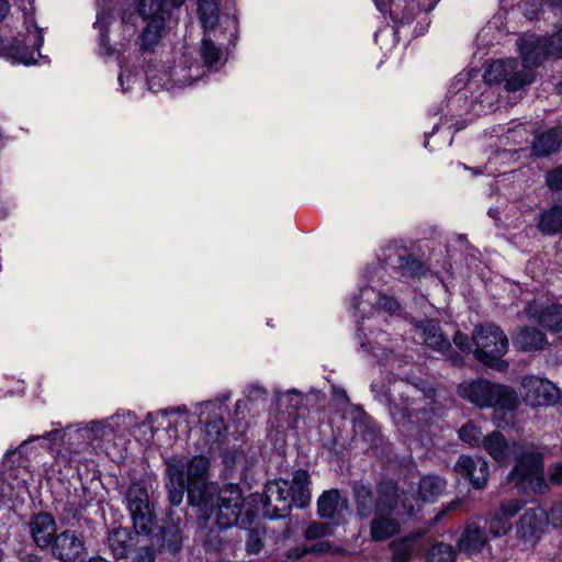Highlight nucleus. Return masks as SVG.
Instances as JSON below:
<instances>
[{
    "instance_id": "obj_1",
    "label": "nucleus",
    "mask_w": 562,
    "mask_h": 562,
    "mask_svg": "<svg viewBox=\"0 0 562 562\" xmlns=\"http://www.w3.org/2000/svg\"><path fill=\"white\" fill-rule=\"evenodd\" d=\"M187 414V406L178 405L148 413L140 423L134 412L126 411L92 420L85 427L67 426L61 429V453L69 457H167L166 449L178 438V419Z\"/></svg>"
},
{
    "instance_id": "obj_2",
    "label": "nucleus",
    "mask_w": 562,
    "mask_h": 562,
    "mask_svg": "<svg viewBox=\"0 0 562 562\" xmlns=\"http://www.w3.org/2000/svg\"><path fill=\"white\" fill-rule=\"evenodd\" d=\"M229 398V394H225L199 404L201 427L194 442L195 453L191 457H246L239 451L244 442L239 422L244 419L247 402L236 401L232 415L227 405Z\"/></svg>"
},
{
    "instance_id": "obj_3",
    "label": "nucleus",
    "mask_w": 562,
    "mask_h": 562,
    "mask_svg": "<svg viewBox=\"0 0 562 562\" xmlns=\"http://www.w3.org/2000/svg\"><path fill=\"white\" fill-rule=\"evenodd\" d=\"M216 487L204 485V491L195 496V488L188 487L189 501L203 512L209 509L215 516V524L220 530L227 529L238 524L240 506L243 504L241 493L238 485L229 484L224 486L215 497Z\"/></svg>"
},
{
    "instance_id": "obj_4",
    "label": "nucleus",
    "mask_w": 562,
    "mask_h": 562,
    "mask_svg": "<svg viewBox=\"0 0 562 562\" xmlns=\"http://www.w3.org/2000/svg\"><path fill=\"white\" fill-rule=\"evenodd\" d=\"M474 345L473 357L483 367L504 373L509 363L504 356L509 348V341L504 330L494 323L479 324L472 333Z\"/></svg>"
},
{
    "instance_id": "obj_5",
    "label": "nucleus",
    "mask_w": 562,
    "mask_h": 562,
    "mask_svg": "<svg viewBox=\"0 0 562 562\" xmlns=\"http://www.w3.org/2000/svg\"><path fill=\"white\" fill-rule=\"evenodd\" d=\"M352 416L353 442L366 457H391L392 443L382 432L380 425L361 406Z\"/></svg>"
},
{
    "instance_id": "obj_6",
    "label": "nucleus",
    "mask_w": 562,
    "mask_h": 562,
    "mask_svg": "<svg viewBox=\"0 0 562 562\" xmlns=\"http://www.w3.org/2000/svg\"><path fill=\"white\" fill-rule=\"evenodd\" d=\"M485 409H492V422L497 428L510 427L520 406V397L514 386L493 382Z\"/></svg>"
},
{
    "instance_id": "obj_7",
    "label": "nucleus",
    "mask_w": 562,
    "mask_h": 562,
    "mask_svg": "<svg viewBox=\"0 0 562 562\" xmlns=\"http://www.w3.org/2000/svg\"><path fill=\"white\" fill-rule=\"evenodd\" d=\"M508 481L525 494H541L548 490L542 459H516Z\"/></svg>"
},
{
    "instance_id": "obj_8",
    "label": "nucleus",
    "mask_w": 562,
    "mask_h": 562,
    "mask_svg": "<svg viewBox=\"0 0 562 562\" xmlns=\"http://www.w3.org/2000/svg\"><path fill=\"white\" fill-rule=\"evenodd\" d=\"M63 438L61 429H53L43 435L30 436L18 447L8 448L2 457H40L50 454L52 457H66L61 453Z\"/></svg>"
},
{
    "instance_id": "obj_9",
    "label": "nucleus",
    "mask_w": 562,
    "mask_h": 562,
    "mask_svg": "<svg viewBox=\"0 0 562 562\" xmlns=\"http://www.w3.org/2000/svg\"><path fill=\"white\" fill-rule=\"evenodd\" d=\"M43 43L44 37L40 31L32 38L27 34L22 38L12 37L10 41L0 36V57L10 59L12 64L35 65L34 54H40Z\"/></svg>"
},
{
    "instance_id": "obj_10",
    "label": "nucleus",
    "mask_w": 562,
    "mask_h": 562,
    "mask_svg": "<svg viewBox=\"0 0 562 562\" xmlns=\"http://www.w3.org/2000/svg\"><path fill=\"white\" fill-rule=\"evenodd\" d=\"M524 401L532 408L554 406L561 397V390L550 380L526 375L521 381Z\"/></svg>"
},
{
    "instance_id": "obj_11",
    "label": "nucleus",
    "mask_w": 562,
    "mask_h": 562,
    "mask_svg": "<svg viewBox=\"0 0 562 562\" xmlns=\"http://www.w3.org/2000/svg\"><path fill=\"white\" fill-rule=\"evenodd\" d=\"M126 501L135 531L143 535L150 533L153 528V515L149 508V498L146 487L139 483H133L127 490Z\"/></svg>"
},
{
    "instance_id": "obj_12",
    "label": "nucleus",
    "mask_w": 562,
    "mask_h": 562,
    "mask_svg": "<svg viewBox=\"0 0 562 562\" xmlns=\"http://www.w3.org/2000/svg\"><path fill=\"white\" fill-rule=\"evenodd\" d=\"M263 513L270 519L285 517L293 506L290 483L285 480H273L265 487Z\"/></svg>"
},
{
    "instance_id": "obj_13",
    "label": "nucleus",
    "mask_w": 562,
    "mask_h": 562,
    "mask_svg": "<svg viewBox=\"0 0 562 562\" xmlns=\"http://www.w3.org/2000/svg\"><path fill=\"white\" fill-rule=\"evenodd\" d=\"M481 447L490 457H544L542 452L530 450L524 441L507 440L499 430L484 436Z\"/></svg>"
},
{
    "instance_id": "obj_14",
    "label": "nucleus",
    "mask_w": 562,
    "mask_h": 562,
    "mask_svg": "<svg viewBox=\"0 0 562 562\" xmlns=\"http://www.w3.org/2000/svg\"><path fill=\"white\" fill-rule=\"evenodd\" d=\"M517 44L522 66L526 69H536L544 60L552 57V50H550L551 42L542 35L536 33L527 34L519 37Z\"/></svg>"
},
{
    "instance_id": "obj_15",
    "label": "nucleus",
    "mask_w": 562,
    "mask_h": 562,
    "mask_svg": "<svg viewBox=\"0 0 562 562\" xmlns=\"http://www.w3.org/2000/svg\"><path fill=\"white\" fill-rule=\"evenodd\" d=\"M304 396L302 392L290 390L279 393L276 396V427L278 431L293 429L300 418V409L303 405Z\"/></svg>"
},
{
    "instance_id": "obj_16",
    "label": "nucleus",
    "mask_w": 562,
    "mask_h": 562,
    "mask_svg": "<svg viewBox=\"0 0 562 562\" xmlns=\"http://www.w3.org/2000/svg\"><path fill=\"white\" fill-rule=\"evenodd\" d=\"M49 549L56 559L64 562H79L86 554L85 539L74 530L58 533Z\"/></svg>"
},
{
    "instance_id": "obj_17",
    "label": "nucleus",
    "mask_w": 562,
    "mask_h": 562,
    "mask_svg": "<svg viewBox=\"0 0 562 562\" xmlns=\"http://www.w3.org/2000/svg\"><path fill=\"white\" fill-rule=\"evenodd\" d=\"M381 13L389 12L390 19L394 24L395 31L400 26L411 24L420 13V7L417 0H372Z\"/></svg>"
},
{
    "instance_id": "obj_18",
    "label": "nucleus",
    "mask_w": 562,
    "mask_h": 562,
    "mask_svg": "<svg viewBox=\"0 0 562 562\" xmlns=\"http://www.w3.org/2000/svg\"><path fill=\"white\" fill-rule=\"evenodd\" d=\"M493 382L483 376L470 378L461 381L457 387V395L477 409H485Z\"/></svg>"
},
{
    "instance_id": "obj_19",
    "label": "nucleus",
    "mask_w": 562,
    "mask_h": 562,
    "mask_svg": "<svg viewBox=\"0 0 562 562\" xmlns=\"http://www.w3.org/2000/svg\"><path fill=\"white\" fill-rule=\"evenodd\" d=\"M386 263L404 279L415 280L426 276L428 267L425 261L414 254L404 249L403 254H390L386 257Z\"/></svg>"
},
{
    "instance_id": "obj_20",
    "label": "nucleus",
    "mask_w": 562,
    "mask_h": 562,
    "mask_svg": "<svg viewBox=\"0 0 562 562\" xmlns=\"http://www.w3.org/2000/svg\"><path fill=\"white\" fill-rule=\"evenodd\" d=\"M27 528L33 542L41 550L49 549L57 536L56 521L49 514L34 515L30 519Z\"/></svg>"
},
{
    "instance_id": "obj_21",
    "label": "nucleus",
    "mask_w": 562,
    "mask_h": 562,
    "mask_svg": "<svg viewBox=\"0 0 562 562\" xmlns=\"http://www.w3.org/2000/svg\"><path fill=\"white\" fill-rule=\"evenodd\" d=\"M412 405L413 402H409L407 398L401 402L389 398V412L393 422L398 427H402L408 435H413L419 430L416 422L420 419V414H426V411L416 409Z\"/></svg>"
},
{
    "instance_id": "obj_22",
    "label": "nucleus",
    "mask_w": 562,
    "mask_h": 562,
    "mask_svg": "<svg viewBox=\"0 0 562 562\" xmlns=\"http://www.w3.org/2000/svg\"><path fill=\"white\" fill-rule=\"evenodd\" d=\"M550 513L543 508H530L519 519L517 532L520 538L527 541L537 540L548 525Z\"/></svg>"
},
{
    "instance_id": "obj_23",
    "label": "nucleus",
    "mask_w": 562,
    "mask_h": 562,
    "mask_svg": "<svg viewBox=\"0 0 562 562\" xmlns=\"http://www.w3.org/2000/svg\"><path fill=\"white\" fill-rule=\"evenodd\" d=\"M454 471L468 479L474 488L485 486L490 476L488 464L485 459H459Z\"/></svg>"
},
{
    "instance_id": "obj_24",
    "label": "nucleus",
    "mask_w": 562,
    "mask_h": 562,
    "mask_svg": "<svg viewBox=\"0 0 562 562\" xmlns=\"http://www.w3.org/2000/svg\"><path fill=\"white\" fill-rule=\"evenodd\" d=\"M513 345L520 352H537L546 348L548 338L537 327L521 326L513 337Z\"/></svg>"
},
{
    "instance_id": "obj_25",
    "label": "nucleus",
    "mask_w": 562,
    "mask_h": 562,
    "mask_svg": "<svg viewBox=\"0 0 562 562\" xmlns=\"http://www.w3.org/2000/svg\"><path fill=\"white\" fill-rule=\"evenodd\" d=\"M180 459H170L167 463L168 480L166 487L168 490V497L173 506H178L183 497L186 490L184 473L179 468Z\"/></svg>"
},
{
    "instance_id": "obj_26",
    "label": "nucleus",
    "mask_w": 562,
    "mask_h": 562,
    "mask_svg": "<svg viewBox=\"0 0 562 562\" xmlns=\"http://www.w3.org/2000/svg\"><path fill=\"white\" fill-rule=\"evenodd\" d=\"M530 316L546 330L558 334L562 331V305L551 304L530 313Z\"/></svg>"
},
{
    "instance_id": "obj_27",
    "label": "nucleus",
    "mask_w": 562,
    "mask_h": 562,
    "mask_svg": "<svg viewBox=\"0 0 562 562\" xmlns=\"http://www.w3.org/2000/svg\"><path fill=\"white\" fill-rule=\"evenodd\" d=\"M348 508V502L337 490L324 492L317 502V512L322 518H335Z\"/></svg>"
},
{
    "instance_id": "obj_28",
    "label": "nucleus",
    "mask_w": 562,
    "mask_h": 562,
    "mask_svg": "<svg viewBox=\"0 0 562 562\" xmlns=\"http://www.w3.org/2000/svg\"><path fill=\"white\" fill-rule=\"evenodd\" d=\"M562 144V137L555 128H550L537 135L531 145L535 157L544 158L558 151Z\"/></svg>"
},
{
    "instance_id": "obj_29",
    "label": "nucleus",
    "mask_w": 562,
    "mask_h": 562,
    "mask_svg": "<svg viewBox=\"0 0 562 562\" xmlns=\"http://www.w3.org/2000/svg\"><path fill=\"white\" fill-rule=\"evenodd\" d=\"M487 544L485 529L476 524L469 525L458 541L460 551L472 553L481 551Z\"/></svg>"
},
{
    "instance_id": "obj_30",
    "label": "nucleus",
    "mask_w": 562,
    "mask_h": 562,
    "mask_svg": "<svg viewBox=\"0 0 562 562\" xmlns=\"http://www.w3.org/2000/svg\"><path fill=\"white\" fill-rule=\"evenodd\" d=\"M290 488L293 506L304 508L310 504L311 491L307 471L301 469L295 471L293 474L292 483L290 484Z\"/></svg>"
},
{
    "instance_id": "obj_31",
    "label": "nucleus",
    "mask_w": 562,
    "mask_h": 562,
    "mask_svg": "<svg viewBox=\"0 0 562 562\" xmlns=\"http://www.w3.org/2000/svg\"><path fill=\"white\" fill-rule=\"evenodd\" d=\"M186 0H139L137 11L143 19L166 18L169 14L170 4L172 8H179Z\"/></svg>"
},
{
    "instance_id": "obj_32",
    "label": "nucleus",
    "mask_w": 562,
    "mask_h": 562,
    "mask_svg": "<svg viewBox=\"0 0 562 562\" xmlns=\"http://www.w3.org/2000/svg\"><path fill=\"white\" fill-rule=\"evenodd\" d=\"M353 496L360 516L369 517L373 512L378 513V494L374 495L369 485L361 482L356 483Z\"/></svg>"
},
{
    "instance_id": "obj_33",
    "label": "nucleus",
    "mask_w": 562,
    "mask_h": 562,
    "mask_svg": "<svg viewBox=\"0 0 562 562\" xmlns=\"http://www.w3.org/2000/svg\"><path fill=\"white\" fill-rule=\"evenodd\" d=\"M538 229L544 235H555L562 233V205L553 204L544 210L537 224Z\"/></svg>"
},
{
    "instance_id": "obj_34",
    "label": "nucleus",
    "mask_w": 562,
    "mask_h": 562,
    "mask_svg": "<svg viewBox=\"0 0 562 562\" xmlns=\"http://www.w3.org/2000/svg\"><path fill=\"white\" fill-rule=\"evenodd\" d=\"M447 483L438 475H426L419 481L418 496L423 502L434 503L440 497Z\"/></svg>"
},
{
    "instance_id": "obj_35",
    "label": "nucleus",
    "mask_w": 562,
    "mask_h": 562,
    "mask_svg": "<svg viewBox=\"0 0 562 562\" xmlns=\"http://www.w3.org/2000/svg\"><path fill=\"white\" fill-rule=\"evenodd\" d=\"M376 494L378 514L391 513L395 508L398 498L396 484L392 480L381 482Z\"/></svg>"
},
{
    "instance_id": "obj_36",
    "label": "nucleus",
    "mask_w": 562,
    "mask_h": 562,
    "mask_svg": "<svg viewBox=\"0 0 562 562\" xmlns=\"http://www.w3.org/2000/svg\"><path fill=\"white\" fill-rule=\"evenodd\" d=\"M198 16L204 31H214L220 23V9L215 0H199Z\"/></svg>"
},
{
    "instance_id": "obj_37",
    "label": "nucleus",
    "mask_w": 562,
    "mask_h": 562,
    "mask_svg": "<svg viewBox=\"0 0 562 562\" xmlns=\"http://www.w3.org/2000/svg\"><path fill=\"white\" fill-rule=\"evenodd\" d=\"M398 529L400 526L395 519L381 516L372 520L370 532L374 541H383L397 533Z\"/></svg>"
},
{
    "instance_id": "obj_38",
    "label": "nucleus",
    "mask_w": 562,
    "mask_h": 562,
    "mask_svg": "<svg viewBox=\"0 0 562 562\" xmlns=\"http://www.w3.org/2000/svg\"><path fill=\"white\" fill-rule=\"evenodd\" d=\"M108 547L115 559L125 558L130 548V533L124 528H117L108 536Z\"/></svg>"
},
{
    "instance_id": "obj_39",
    "label": "nucleus",
    "mask_w": 562,
    "mask_h": 562,
    "mask_svg": "<svg viewBox=\"0 0 562 562\" xmlns=\"http://www.w3.org/2000/svg\"><path fill=\"white\" fill-rule=\"evenodd\" d=\"M533 69H522L506 76L505 89L508 92H517L531 85L535 80Z\"/></svg>"
},
{
    "instance_id": "obj_40",
    "label": "nucleus",
    "mask_w": 562,
    "mask_h": 562,
    "mask_svg": "<svg viewBox=\"0 0 562 562\" xmlns=\"http://www.w3.org/2000/svg\"><path fill=\"white\" fill-rule=\"evenodd\" d=\"M93 26L99 30V48L101 55L112 57L116 54V48L110 43V27L108 21L98 15Z\"/></svg>"
},
{
    "instance_id": "obj_41",
    "label": "nucleus",
    "mask_w": 562,
    "mask_h": 562,
    "mask_svg": "<svg viewBox=\"0 0 562 562\" xmlns=\"http://www.w3.org/2000/svg\"><path fill=\"white\" fill-rule=\"evenodd\" d=\"M459 438L471 447H481L482 445V429L473 420H468L459 429Z\"/></svg>"
},
{
    "instance_id": "obj_42",
    "label": "nucleus",
    "mask_w": 562,
    "mask_h": 562,
    "mask_svg": "<svg viewBox=\"0 0 562 562\" xmlns=\"http://www.w3.org/2000/svg\"><path fill=\"white\" fill-rule=\"evenodd\" d=\"M200 55L204 65L213 69L218 64L222 52L211 38H203Z\"/></svg>"
},
{
    "instance_id": "obj_43",
    "label": "nucleus",
    "mask_w": 562,
    "mask_h": 562,
    "mask_svg": "<svg viewBox=\"0 0 562 562\" xmlns=\"http://www.w3.org/2000/svg\"><path fill=\"white\" fill-rule=\"evenodd\" d=\"M162 548L176 553L181 549L182 536L181 531L176 526H169L161 531Z\"/></svg>"
},
{
    "instance_id": "obj_44",
    "label": "nucleus",
    "mask_w": 562,
    "mask_h": 562,
    "mask_svg": "<svg viewBox=\"0 0 562 562\" xmlns=\"http://www.w3.org/2000/svg\"><path fill=\"white\" fill-rule=\"evenodd\" d=\"M427 560L428 562H454L456 551L451 544L437 543L430 549Z\"/></svg>"
},
{
    "instance_id": "obj_45",
    "label": "nucleus",
    "mask_w": 562,
    "mask_h": 562,
    "mask_svg": "<svg viewBox=\"0 0 562 562\" xmlns=\"http://www.w3.org/2000/svg\"><path fill=\"white\" fill-rule=\"evenodd\" d=\"M506 68L503 61L497 60L491 64L484 71L483 78L485 83L499 85L506 80Z\"/></svg>"
},
{
    "instance_id": "obj_46",
    "label": "nucleus",
    "mask_w": 562,
    "mask_h": 562,
    "mask_svg": "<svg viewBox=\"0 0 562 562\" xmlns=\"http://www.w3.org/2000/svg\"><path fill=\"white\" fill-rule=\"evenodd\" d=\"M488 529L494 537H502L512 529V524L508 518L497 512L490 518Z\"/></svg>"
},
{
    "instance_id": "obj_47",
    "label": "nucleus",
    "mask_w": 562,
    "mask_h": 562,
    "mask_svg": "<svg viewBox=\"0 0 562 562\" xmlns=\"http://www.w3.org/2000/svg\"><path fill=\"white\" fill-rule=\"evenodd\" d=\"M470 81L465 75L459 74L454 77V80L451 82L448 94L451 99L452 97H459V100L467 99L468 93L470 92Z\"/></svg>"
},
{
    "instance_id": "obj_48",
    "label": "nucleus",
    "mask_w": 562,
    "mask_h": 562,
    "mask_svg": "<svg viewBox=\"0 0 562 562\" xmlns=\"http://www.w3.org/2000/svg\"><path fill=\"white\" fill-rule=\"evenodd\" d=\"M544 183L551 192L562 191V164L546 172Z\"/></svg>"
},
{
    "instance_id": "obj_49",
    "label": "nucleus",
    "mask_w": 562,
    "mask_h": 562,
    "mask_svg": "<svg viewBox=\"0 0 562 562\" xmlns=\"http://www.w3.org/2000/svg\"><path fill=\"white\" fill-rule=\"evenodd\" d=\"M263 532L259 528L247 530L246 550L249 554H257L263 547Z\"/></svg>"
},
{
    "instance_id": "obj_50",
    "label": "nucleus",
    "mask_w": 562,
    "mask_h": 562,
    "mask_svg": "<svg viewBox=\"0 0 562 562\" xmlns=\"http://www.w3.org/2000/svg\"><path fill=\"white\" fill-rule=\"evenodd\" d=\"M331 532V525L327 522H312L305 530V537L308 540H314L330 535Z\"/></svg>"
},
{
    "instance_id": "obj_51",
    "label": "nucleus",
    "mask_w": 562,
    "mask_h": 562,
    "mask_svg": "<svg viewBox=\"0 0 562 562\" xmlns=\"http://www.w3.org/2000/svg\"><path fill=\"white\" fill-rule=\"evenodd\" d=\"M160 37L161 36L157 35V33L148 31V29L145 27L142 34L139 35L140 50L143 53H153Z\"/></svg>"
},
{
    "instance_id": "obj_52",
    "label": "nucleus",
    "mask_w": 562,
    "mask_h": 562,
    "mask_svg": "<svg viewBox=\"0 0 562 562\" xmlns=\"http://www.w3.org/2000/svg\"><path fill=\"white\" fill-rule=\"evenodd\" d=\"M525 504V501L517 498L505 501L501 504L498 512L510 520L512 517L524 508Z\"/></svg>"
},
{
    "instance_id": "obj_53",
    "label": "nucleus",
    "mask_w": 562,
    "mask_h": 562,
    "mask_svg": "<svg viewBox=\"0 0 562 562\" xmlns=\"http://www.w3.org/2000/svg\"><path fill=\"white\" fill-rule=\"evenodd\" d=\"M378 305L381 310L389 312L391 314H395L400 311L401 305L398 301L391 295L380 294L378 297Z\"/></svg>"
},
{
    "instance_id": "obj_54",
    "label": "nucleus",
    "mask_w": 562,
    "mask_h": 562,
    "mask_svg": "<svg viewBox=\"0 0 562 562\" xmlns=\"http://www.w3.org/2000/svg\"><path fill=\"white\" fill-rule=\"evenodd\" d=\"M452 340H453V344L456 345V347L458 349H460L462 352H464V353L473 352L472 347L474 345H473L472 337L470 338L467 334L458 330L453 335Z\"/></svg>"
},
{
    "instance_id": "obj_55",
    "label": "nucleus",
    "mask_w": 562,
    "mask_h": 562,
    "mask_svg": "<svg viewBox=\"0 0 562 562\" xmlns=\"http://www.w3.org/2000/svg\"><path fill=\"white\" fill-rule=\"evenodd\" d=\"M199 460V464L196 465L199 468V471H200V477L196 482H189L187 488L191 485L195 488V496L199 494V492H203L204 491V485H206L203 481V476L205 474V471H206V468H207V462H206V459H193V461H191V465L190 468L194 464V461ZM188 481H190L188 479Z\"/></svg>"
},
{
    "instance_id": "obj_56",
    "label": "nucleus",
    "mask_w": 562,
    "mask_h": 562,
    "mask_svg": "<svg viewBox=\"0 0 562 562\" xmlns=\"http://www.w3.org/2000/svg\"><path fill=\"white\" fill-rule=\"evenodd\" d=\"M155 560H156L155 550L149 546H145V547H140L136 551V553L133 557L131 562H155Z\"/></svg>"
},
{
    "instance_id": "obj_57",
    "label": "nucleus",
    "mask_w": 562,
    "mask_h": 562,
    "mask_svg": "<svg viewBox=\"0 0 562 562\" xmlns=\"http://www.w3.org/2000/svg\"><path fill=\"white\" fill-rule=\"evenodd\" d=\"M548 41L551 42L550 50H552V57H562V30L548 37Z\"/></svg>"
},
{
    "instance_id": "obj_58",
    "label": "nucleus",
    "mask_w": 562,
    "mask_h": 562,
    "mask_svg": "<svg viewBox=\"0 0 562 562\" xmlns=\"http://www.w3.org/2000/svg\"><path fill=\"white\" fill-rule=\"evenodd\" d=\"M548 480L552 484L562 483V461H557L549 468Z\"/></svg>"
},
{
    "instance_id": "obj_59",
    "label": "nucleus",
    "mask_w": 562,
    "mask_h": 562,
    "mask_svg": "<svg viewBox=\"0 0 562 562\" xmlns=\"http://www.w3.org/2000/svg\"><path fill=\"white\" fill-rule=\"evenodd\" d=\"M145 20L147 21L146 27L148 29V31L157 33V35L161 36V32L165 27L166 18L158 16V18H149V19H145Z\"/></svg>"
},
{
    "instance_id": "obj_60",
    "label": "nucleus",
    "mask_w": 562,
    "mask_h": 562,
    "mask_svg": "<svg viewBox=\"0 0 562 562\" xmlns=\"http://www.w3.org/2000/svg\"><path fill=\"white\" fill-rule=\"evenodd\" d=\"M460 503L461 502L459 499L449 503L445 509H442L436 515V517L432 519V524L438 522L446 515L447 512L456 509L460 505Z\"/></svg>"
},
{
    "instance_id": "obj_61",
    "label": "nucleus",
    "mask_w": 562,
    "mask_h": 562,
    "mask_svg": "<svg viewBox=\"0 0 562 562\" xmlns=\"http://www.w3.org/2000/svg\"><path fill=\"white\" fill-rule=\"evenodd\" d=\"M429 27V22L426 24H423L422 22H418L416 26L414 27L413 35L414 37H419L426 34Z\"/></svg>"
},
{
    "instance_id": "obj_62",
    "label": "nucleus",
    "mask_w": 562,
    "mask_h": 562,
    "mask_svg": "<svg viewBox=\"0 0 562 562\" xmlns=\"http://www.w3.org/2000/svg\"><path fill=\"white\" fill-rule=\"evenodd\" d=\"M362 336H366V334H364V331H363L362 327L359 325V326H358V328H357V337H358V339H359V341H360V347H361L364 351L370 352V342H369V341H364V340L362 339Z\"/></svg>"
},
{
    "instance_id": "obj_63",
    "label": "nucleus",
    "mask_w": 562,
    "mask_h": 562,
    "mask_svg": "<svg viewBox=\"0 0 562 562\" xmlns=\"http://www.w3.org/2000/svg\"><path fill=\"white\" fill-rule=\"evenodd\" d=\"M424 331L427 338H435L438 335V333L441 331V329L437 325H429L425 327Z\"/></svg>"
},
{
    "instance_id": "obj_64",
    "label": "nucleus",
    "mask_w": 562,
    "mask_h": 562,
    "mask_svg": "<svg viewBox=\"0 0 562 562\" xmlns=\"http://www.w3.org/2000/svg\"><path fill=\"white\" fill-rule=\"evenodd\" d=\"M9 13V3L7 0H0V22H2Z\"/></svg>"
}]
</instances>
